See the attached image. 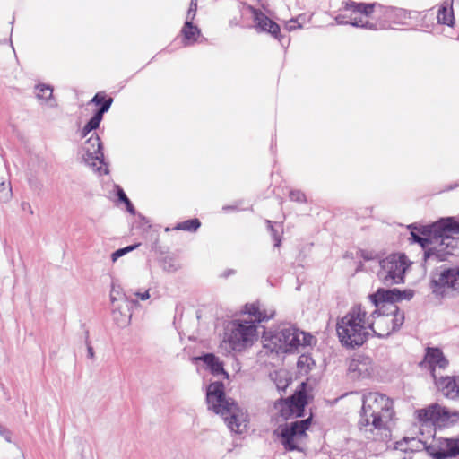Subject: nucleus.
I'll use <instances>...</instances> for the list:
<instances>
[{
    "label": "nucleus",
    "instance_id": "nucleus-1",
    "mask_svg": "<svg viewBox=\"0 0 459 459\" xmlns=\"http://www.w3.org/2000/svg\"><path fill=\"white\" fill-rule=\"evenodd\" d=\"M393 401L379 393L363 396V404L358 422L361 435L372 441H385L390 436L388 422L394 416Z\"/></svg>",
    "mask_w": 459,
    "mask_h": 459
},
{
    "label": "nucleus",
    "instance_id": "nucleus-2",
    "mask_svg": "<svg viewBox=\"0 0 459 459\" xmlns=\"http://www.w3.org/2000/svg\"><path fill=\"white\" fill-rule=\"evenodd\" d=\"M378 314L375 309L369 316L361 305H354L345 316L340 318L336 325L337 335L341 343L348 348L361 346L368 338L370 333L385 338L390 332H377L375 329L373 317Z\"/></svg>",
    "mask_w": 459,
    "mask_h": 459
},
{
    "label": "nucleus",
    "instance_id": "nucleus-3",
    "mask_svg": "<svg viewBox=\"0 0 459 459\" xmlns=\"http://www.w3.org/2000/svg\"><path fill=\"white\" fill-rule=\"evenodd\" d=\"M224 385L216 381L206 390L208 409L224 418L229 429L235 433H243L247 428V414L231 399L226 398Z\"/></svg>",
    "mask_w": 459,
    "mask_h": 459
},
{
    "label": "nucleus",
    "instance_id": "nucleus-4",
    "mask_svg": "<svg viewBox=\"0 0 459 459\" xmlns=\"http://www.w3.org/2000/svg\"><path fill=\"white\" fill-rule=\"evenodd\" d=\"M343 8L346 11L364 15L365 18H371L373 21L366 20L364 29L371 30H385L391 24L403 23L408 15L407 12L402 8L392 6H383L379 4L357 3L348 0L343 3Z\"/></svg>",
    "mask_w": 459,
    "mask_h": 459
},
{
    "label": "nucleus",
    "instance_id": "nucleus-5",
    "mask_svg": "<svg viewBox=\"0 0 459 459\" xmlns=\"http://www.w3.org/2000/svg\"><path fill=\"white\" fill-rule=\"evenodd\" d=\"M263 342L266 349L276 353H290L299 346H309L314 341L310 333L299 330L290 323H282L264 331Z\"/></svg>",
    "mask_w": 459,
    "mask_h": 459
},
{
    "label": "nucleus",
    "instance_id": "nucleus-6",
    "mask_svg": "<svg viewBox=\"0 0 459 459\" xmlns=\"http://www.w3.org/2000/svg\"><path fill=\"white\" fill-rule=\"evenodd\" d=\"M437 442V446L433 445L426 446L420 440L414 437H404L403 440L396 442L395 449L412 452L418 450L420 446H424L433 459H446L459 455V437L457 438H439Z\"/></svg>",
    "mask_w": 459,
    "mask_h": 459
},
{
    "label": "nucleus",
    "instance_id": "nucleus-7",
    "mask_svg": "<svg viewBox=\"0 0 459 459\" xmlns=\"http://www.w3.org/2000/svg\"><path fill=\"white\" fill-rule=\"evenodd\" d=\"M311 417L301 420H295L290 423L280 425L274 430L273 435L280 438V441L286 451H304V445L307 437V430L311 424Z\"/></svg>",
    "mask_w": 459,
    "mask_h": 459
},
{
    "label": "nucleus",
    "instance_id": "nucleus-8",
    "mask_svg": "<svg viewBox=\"0 0 459 459\" xmlns=\"http://www.w3.org/2000/svg\"><path fill=\"white\" fill-rule=\"evenodd\" d=\"M411 262L404 254H391L379 261L377 277L386 286L404 282V274Z\"/></svg>",
    "mask_w": 459,
    "mask_h": 459
},
{
    "label": "nucleus",
    "instance_id": "nucleus-9",
    "mask_svg": "<svg viewBox=\"0 0 459 459\" xmlns=\"http://www.w3.org/2000/svg\"><path fill=\"white\" fill-rule=\"evenodd\" d=\"M437 221L429 225L427 230L432 237V245L424 252V259L436 257L437 261H445L447 256L453 255L454 250L457 247L458 239L453 238L451 231L439 230L436 226Z\"/></svg>",
    "mask_w": 459,
    "mask_h": 459
},
{
    "label": "nucleus",
    "instance_id": "nucleus-10",
    "mask_svg": "<svg viewBox=\"0 0 459 459\" xmlns=\"http://www.w3.org/2000/svg\"><path fill=\"white\" fill-rule=\"evenodd\" d=\"M416 414L421 425L429 424L437 428H447L459 420V411H451L438 403H432L426 408L417 410Z\"/></svg>",
    "mask_w": 459,
    "mask_h": 459
},
{
    "label": "nucleus",
    "instance_id": "nucleus-11",
    "mask_svg": "<svg viewBox=\"0 0 459 459\" xmlns=\"http://www.w3.org/2000/svg\"><path fill=\"white\" fill-rule=\"evenodd\" d=\"M226 338L234 351H242L251 345L256 337V325L254 321L234 320L228 325Z\"/></svg>",
    "mask_w": 459,
    "mask_h": 459
},
{
    "label": "nucleus",
    "instance_id": "nucleus-12",
    "mask_svg": "<svg viewBox=\"0 0 459 459\" xmlns=\"http://www.w3.org/2000/svg\"><path fill=\"white\" fill-rule=\"evenodd\" d=\"M430 285L436 296H459V266L440 267Z\"/></svg>",
    "mask_w": 459,
    "mask_h": 459
},
{
    "label": "nucleus",
    "instance_id": "nucleus-13",
    "mask_svg": "<svg viewBox=\"0 0 459 459\" xmlns=\"http://www.w3.org/2000/svg\"><path fill=\"white\" fill-rule=\"evenodd\" d=\"M84 162L100 174H108V167L104 160L102 143L98 134H91L82 146Z\"/></svg>",
    "mask_w": 459,
    "mask_h": 459
},
{
    "label": "nucleus",
    "instance_id": "nucleus-14",
    "mask_svg": "<svg viewBox=\"0 0 459 459\" xmlns=\"http://www.w3.org/2000/svg\"><path fill=\"white\" fill-rule=\"evenodd\" d=\"M307 403V394L304 392H298L285 401H279L275 407L285 419L299 418L304 415Z\"/></svg>",
    "mask_w": 459,
    "mask_h": 459
},
{
    "label": "nucleus",
    "instance_id": "nucleus-15",
    "mask_svg": "<svg viewBox=\"0 0 459 459\" xmlns=\"http://www.w3.org/2000/svg\"><path fill=\"white\" fill-rule=\"evenodd\" d=\"M413 297V291L400 290L398 289L385 290L383 288L378 289L375 293L368 296L371 303L378 307L385 302L394 303L403 299L410 300Z\"/></svg>",
    "mask_w": 459,
    "mask_h": 459
},
{
    "label": "nucleus",
    "instance_id": "nucleus-16",
    "mask_svg": "<svg viewBox=\"0 0 459 459\" xmlns=\"http://www.w3.org/2000/svg\"><path fill=\"white\" fill-rule=\"evenodd\" d=\"M253 16V21L255 24V29L258 31H264L270 33L274 38L278 39L280 35V26L266 16L262 11L249 7Z\"/></svg>",
    "mask_w": 459,
    "mask_h": 459
},
{
    "label": "nucleus",
    "instance_id": "nucleus-17",
    "mask_svg": "<svg viewBox=\"0 0 459 459\" xmlns=\"http://www.w3.org/2000/svg\"><path fill=\"white\" fill-rule=\"evenodd\" d=\"M394 310L391 312L393 316H377V326L379 327L380 325H386L387 330L390 332V334L393 332H395L400 329L404 322V314L401 312L396 306H394Z\"/></svg>",
    "mask_w": 459,
    "mask_h": 459
},
{
    "label": "nucleus",
    "instance_id": "nucleus-18",
    "mask_svg": "<svg viewBox=\"0 0 459 459\" xmlns=\"http://www.w3.org/2000/svg\"><path fill=\"white\" fill-rule=\"evenodd\" d=\"M350 370L357 372L359 378L370 377L374 374V363L368 357L359 356L351 361Z\"/></svg>",
    "mask_w": 459,
    "mask_h": 459
},
{
    "label": "nucleus",
    "instance_id": "nucleus-19",
    "mask_svg": "<svg viewBox=\"0 0 459 459\" xmlns=\"http://www.w3.org/2000/svg\"><path fill=\"white\" fill-rule=\"evenodd\" d=\"M111 314L117 326L125 327L128 325L131 321L128 299H126V303L117 302L116 305H111Z\"/></svg>",
    "mask_w": 459,
    "mask_h": 459
},
{
    "label": "nucleus",
    "instance_id": "nucleus-20",
    "mask_svg": "<svg viewBox=\"0 0 459 459\" xmlns=\"http://www.w3.org/2000/svg\"><path fill=\"white\" fill-rule=\"evenodd\" d=\"M424 361L429 364V368H431L432 375H434L435 367L445 368L448 365V360L446 359L443 351L439 348H427ZM433 377H435V376Z\"/></svg>",
    "mask_w": 459,
    "mask_h": 459
},
{
    "label": "nucleus",
    "instance_id": "nucleus-21",
    "mask_svg": "<svg viewBox=\"0 0 459 459\" xmlns=\"http://www.w3.org/2000/svg\"><path fill=\"white\" fill-rule=\"evenodd\" d=\"M245 312L251 316L255 322H264L272 318L275 311L273 308H265L260 303L247 304Z\"/></svg>",
    "mask_w": 459,
    "mask_h": 459
},
{
    "label": "nucleus",
    "instance_id": "nucleus-22",
    "mask_svg": "<svg viewBox=\"0 0 459 459\" xmlns=\"http://www.w3.org/2000/svg\"><path fill=\"white\" fill-rule=\"evenodd\" d=\"M196 359L202 360L213 376H223L228 378L229 375L224 370L223 363L214 354L206 353Z\"/></svg>",
    "mask_w": 459,
    "mask_h": 459
},
{
    "label": "nucleus",
    "instance_id": "nucleus-23",
    "mask_svg": "<svg viewBox=\"0 0 459 459\" xmlns=\"http://www.w3.org/2000/svg\"><path fill=\"white\" fill-rule=\"evenodd\" d=\"M436 385L442 394L449 399L459 398V391H455V382L452 377H441L439 380H436Z\"/></svg>",
    "mask_w": 459,
    "mask_h": 459
},
{
    "label": "nucleus",
    "instance_id": "nucleus-24",
    "mask_svg": "<svg viewBox=\"0 0 459 459\" xmlns=\"http://www.w3.org/2000/svg\"><path fill=\"white\" fill-rule=\"evenodd\" d=\"M193 20L186 19L184 26L181 30V33L184 37L185 46L192 44L197 40V38L201 35L200 29L193 24Z\"/></svg>",
    "mask_w": 459,
    "mask_h": 459
},
{
    "label": "nucleus",
    "instance_id": "nucleus-25",
    "mask_svg": "<svg viewBox=\"0 0 459 459\" xmlns=\"http://www.w3.org/2000/svg\"><path fill=\"white\" fill-rule=\"evenodd\" d=\"M335 22L337 24H350L354 27L363 28L365 24V16L359 13H354L351 12V15L347 17L344 14H338L335 17Z\"/></svg>",
    "mask_w": 459,
    "mask_h": 459
},
{
    "label": "nucleus",
    "instance_id": "nucleus-26",
    "mask_svg": "<svg viewBox=\"0 0 459 459\" xmlns=\"http://www.w3.org/2000/svg\"><path fill=\"white\" fill-rule=\"evenodd\" d=\"M436 227L442 231L446 230L451 231L454 234H459V220L455 217L441 218L437 221V225Z\"/></svg>",
    "mask_w": 459,
    "mask_h": 459
},
{
    "label": "nucleus",
    "instance_id": "nucleus-27",
    "mask_svg": "<svg viewBox=\"0 0 459 459\" xmlns=\"http://www.w3.org/2000/svg\"><path fill=\"white\" fill-rule=\"evenodd\" d=\"M448 3H445L438 10L437 22L441 24L452 26L454 24V12Z\"/></svg>",
    "mask_w": 459,
    "mask_h": 459
},
{
    "label": "nucleus",
    "instance_id": "nucleus-28",
    "mask_svg": "<svg viewBox=\"0 0 459 459\" xmlns=\"http://www.w3.org/2000/svg\"><path fill=\"white\" fill-rule=\"evenodd\" d=\"M103 110H97L92 117L87 122L82 130V136L86 137L92 130L97 129L103 118Z\"/></svg>",
    "mask_w": 459,
    "mask_h": 459
},
{
    "label": "nucleus",
    "instance_id": "nucleus-29",
    "mask_svg": "<svg viewBox=\"0 0 459 459\" xmlns=\"http://www.w3.org/2000/svg\"><path fill=\"white\" fill-rule=\"evenodd\" d=\"M113 102V99L111 97L107 98L104 92H97L94 97L91 100L90 103L94 104L96 106H100L98 110H103V115L108 111Z\"/></svg>",
    "mask_w": 459,
    "mask_h": 459
},
{
    "label": "nucleus",
    "instance_id": "nucleus-30",
    "mask_svg": "<svg viewBox=\"0 0 459 459\" xmlns=\"http://www.w3.org/2000/svg\"><path fill=\"white\" fill-rule=\"evenodd\" d=\"M429 228L428 226L423 227L421 234L423 236H420L419 234L415 233L414 231L411 232V238L413 242L418 243L421 246L422 248L425 249V251L429 248V246L432 245V237L430 236V233L427 230Z\"/></svg>",
    "mask_w": 459,
    "mask_h": 459
},
{
    "label": "nucleus",
    "instance_id": "nucleus-31",
    "mask_svg": "<svg viewBox=\"0 0 459 459\" xmlns=\"http://www.w3.org/2000/svg\"><path fill=\"white\" fill-rule=\"evenodd\" d=\"M200 226H201V222L199 221L198 219H191V220H187L183 222L178 223L175 226L174 230L193 232V231H196Z\"/></svg>",
    "mask_w": 459,
    "mask_h": 459
},
{
    "label": "nucleus",
    "instance_id": "nucleus-32",
    "mask_svg": "<svg viewBox=\"0 0 459 459\" xmlns=\"http://www.w3.org/2000/svg\"><path fill=\"white\" fill-rule=\"evenodd\" d=\"M109 296L111 305H116L117 302L126 303V299H128L126 294L122 293L120 287L115 284H112Z\"/></svg>",
    "mask_w": 459,
    "mask_h": 459
},
{
    "label": "nucleus",
    "instance_id": "nucleus-33",
    "mask_svg": "<svg viewBox=\"0 0 459 459\" xmlns=\"http://www.w3.org/2000/svg\"><path fill=\"white\" fill-rule=\"evenodd\" d=\"M36 96L39 100H48L52 97L53 89L49 85L39 84L36 86Z\"/></svg>",
    "mask_w": 459,
    "mask_h": 459
},
{
    "label": "nucleus",
    "instance_id": "nucleus-34",
    "mask_svg": "<svg viewBox=\"0 0 459 459\" xmlns=\"http://www.w3.org/2000/svg\"><path fill=\"white\" fill-rule=\"evenodd\" d=\"M139 246V244H136V245H131V246H127L124 248H119L117 250H116L115 252L112 253L111 255V259H112V262H116L118 258L122 257L123 255H125L126 254L133 251L134 249H135L137 247Z\"/></svg>",
    "mask_w": 459,
    "mask_h": 459
},
{
    "label": "nucleus",
    "instance_id": "nucleus-35",
    "mask_svg": "<svg viewBox=\"0 0 459 459\" xmlns=\"http://www.w3.org/2000/svg\"><path fill=\"white\" fill-rule=\"evenodd\" d=\"M266 224H267L268 230L271 232L273 238L275 241L274 247H280L281 242L280 230L278 229L274 228V226L273 225V222L271 221L267 220Z\"/></svg>",
    "mask_w": 459,
    "mask_h": 459
},
{
    "label": "nucleus",
    "instance_id": "nucleus-36",
    "mask_svg": "<svg viewBox=\"0 0 459 459\" xmlns=\"http://www.w3.org/2000/svg\"><path fill=\"white\" fill-rule=\"evenodd\" d=\"M178 267L179 266L170 257H165L162 260V268L166 272H169V273L176 272L178 269Z\"/></svg>",
    "mask_w": 459,
    "mask_h": 459
},
{
    "label": "nucleus",
    "instance_id": "nucleus-37",
    "mask_svg": "<svg viewBox=\"0 0 459 459\" xmlns=\"http://www.w3.org/2000/svg\"><path fill=\"white\" fill-rule=\"evenodd\" d=\"M289 197L293 202H297V203H300V204L307 202L305 194L300 190H291L290 192Z\"/></svg>",
    "mask_w": 459,
    "mask_h": 459
},
{
    "label": "nucleus",
    "instance_id": "nucleus-38",
    "mask_svg": "<svg viewBox=\"0 0 459 459\" xmlns=\"http://www.w3.org/2000/svg\"><path fill=\"white\" fill-rule=\"evenodd\" d=\"M197 11V0H191L189 8L186 13L187 20H194Z\"/></svg>",
    "mask_w": 459,
    "mask_h": 459
},
{
    "label": "nucleus",
    "instance_id": "nucleus-39",
    "mask_svg": "<svg viewBox=\"0 0 459 459\" xmlns=\"http://www.w3.org/2000/svg\"><path fill=\"white\" fill-rule=\"evenodd\" d=\"M312 361L311 357L302 354L298 359V367L303 369L305 367L309 368V364Z\"/></svg>",
    "mask_w": 459,
    "mask_h": 459
},
{
    "label": "nucleus",
    "instance_id": "nucleus-40",
    "mask_svg": "<svg viewBox=\"0 0 459 459\" xmlns=\"http://www.w3.org/2000/svg\"><path fill=\"white\" fill-rule=\"evenodd\" d=\"M0 436L3 437L6 442L12 443V432L0 423Z\"/></svg>",
    "mask_w": 459,
    "mask_h": 459
},
{
    "label": "nucleus",
    "instance_id": "nucleus-41",
    "mask_svg": "<svg viewBox=\"0 0 459 459\" xmlns=\"http://www.w3.org/2000/svg\"><path fill=\"white\" fill-rule=\"evenodd\" d=\"M85 344L87 346V354H88V358L91 359H94V351H93V348L91 344V342L89 341V336H88V333H86V339H85Z\"/></svg>",
    "mask_w": 459,
    "mask_h": 459
},
{
    "label": "nucleus",
    "instance_id": "nucleus-42",
    "mask_svg": "<svg viewBox=\"0 0 459 459\" xmlns=\"http://www.w3.org/2000/svg\"><path fill=\"white\" fill-rule=\"evenodd\" d=\"M117 195L118 197V200L123 202L124 204H126L127 202H129L130 200L126 196L124 190L122 188H120L119 186H117Z\"/></svg>",
    "mask_w": 459,
    "mask_h": 459
},
{
    "label": "nucleus",
    "instance_id": "nucleus-43",
    "mask_svg": "<svg viewBox=\"0 0 459 459\" xmlns=\"http://www.w3.org/2000/svg\"><path fill=\"white\" fill-rule=\"evenodd\" d=\"M297 28H301V24H300V23H299V22H297V20H294V19L290 20V21L287 23V25H286V29H287L289 31L294 30H295V29H297Z\"/></svg>",
    "mask_w": 459,
    "mask_h": 459
},
{
    "label": "nucleus",
    "instance_id": "nucleus-44",
    "mask_svg": "<svg viewBox=\"0 0 459 459\" xmlns=\"http://www.w3.org/2000/svg\"><path fill=\"white\" fill-rule=\"evenodd\" d=\"M134 295L141 300H146L150 298L149 290H145L144 292H135Z\"/></svg>",
    "mask_w": 459,
    "mask_h": 459
},
{
    "label": "nucleus",
    "instance_id": "nucleus-45",
    "mask_svg": "<svg viewBox=\"0 0 459 459\" xmlns=\"http://www.w3.org/2000/svg\"><path fill=\"white\" fill-rule=\"evenodd\" d=\"M287 386H288L287 380H280L278 383H276V387L280 391H285Z\"/></svg>",
    "mask_w": 459,
    "mask_h": 459
},
{
    "label": "nucleus",
    "instance_id": "nucleus-46",
    "mask_svg": "<svg viewBox=\"0 0 459 459\" xmlns=\"http://www.w3.org/2000/svg\"><path fill=\"white\" fill-rule=\"evenodd\" d=\"M125 204L126 205V210H127L128 212H130L131 214H134L135 213L134 207L132 204L131 201L127 202Z\"/></svg>",
    "mask_w": 459,
    "mask_h": 459
},
{
    "label": "nucleus",
    "instance_id": "nucleus-47",
    "mask_svg": "<svg viewBox=\"0 0 459 459\" xmlns=\"http://www.w3.org/2000/svg\"><path fill=\"white\" fill-rule=\"evenodd\" d=\"M22 209L24 210V211L28 210L31 214L33 213V210H32L30 204L29 203H27V202H23L22 204Z\"/></svg>",
    "mask_w": 459,
    "mask_h": 459
},
{
    "label": "nucleus",
    "instance_id": "nucleus-48",
    "mask_svg": "<svg viewBox=\"0 0 459 459\" xmlns=\"http://www.w3.org/2000/svg\"><path fill=\"white\" fill-rule=\"evenodd\" d=\"M234 273H235V271H234V270H232V269H230V270L225 271V272L223 273L222 276H223V277H228V276H230V275H231V274H234Z\"/></svg>",
    "mask_w": 459,
    "mask_h": 459
},
{
    "label": "nucleus",
    "instance_id": "nucleus-49",
    "mask_svg": "<svg viewBox=\"0 0 459 459\" xmlns=\"http://www.w3.org/2000/svg\"><path fill=\"white\" fill-rule=\"evenodd\" d=\"M375 322V329L377 331V332H386L387 328L386 329H384V327H382L384 325H380L379 327L377 326V321H374Z\"/></svg>",
    "mask_w": 459,
    "mask_h": 459
},
{
    "label": "nucleus",
    "instance_id": "nucleus-50",
    "mask_svg": "<svg viewBox=\"0 0 459 459\" xmlns=\"http://www.w3.org/2000/svg\"><path fill=\"white\" fill-rule=\"evenodd\" d=\"M452 377L455 378V391L456 389H458V391H459V375L458 376H454Z\"/></svg>",
    "mask_w": 459,
    "mask_h": 459
},
{
    "label": "nucleus",
    "instance_id": "nucleus-51",
    "mask_svg": "<svg viewBox=\"0 0 459 459\" xmlns=\"http://www.w3.org/2000/svg\"><path fill=\"white\" fill-rule=\"evenodd\" d=\"M6 187L5 186V183L3 181V182H0V192H2L3 190H4Z\"/></svg>",
    "mask_w": 459,
    "mask_h": 459
},
{
    "label": "nucleus",
    "instance_id": "nucleus-52",
    "mask_svg": "<svg viewBox=\"0 0 459 459\" xmlns=\"http://www.w3.org/2000/svg\"><path fill=\"white\" fill-rule=\"evenodd\" d=\"M11 192H12V189H11V188H9V190H8V192H7V194H6V198H9V197H10V195H11Z\"/></svg>",
    "mask_w": 459,
    "mask_h": 459
}]
</instances>
